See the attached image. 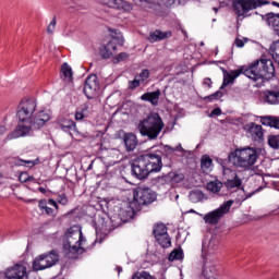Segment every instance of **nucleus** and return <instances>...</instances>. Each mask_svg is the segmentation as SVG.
<instances>
[{
  "label": "nucleus",
  "instance_id": "nucleus-60",
  "mask_svg": "<svg viewBox=\"0 0 279 279\" xmlns=\"http://www.w3.org/2000/svg\"><path fill=\"white\" fill-rule=\"evenodd\" d=\"M190 213H195V210L191 209V211H190Z\"/></svg>",
  "mask_w": 279,
  "mask_h": 279
},
{
  "label": "nucleus",
  "instance_id": "nucleus-52",
  "mask_svg": "<svg viewBox=\"0 0 279 279\" xmlns=\"http://www.w3.org/2000/svg\"><path fill=\"white\" fill-rule=\"evenodd\" d=\"M219 114H221V109L220 108L214 109L210 113L211 117H219Z\"/></svg>",
  "mask_w": 279,
  "mask_h": 279
},
{
  "label": "nucleus",
  "instance_id": "nucleus-33",
  "mask_svg": "<svg viewBox=\"0 0 279 279\" xmlns=\"http://www.w3.org/2000/svg\"><path fill=\"white\" fill-rule=\"evenodd\" d=\"M168 178L171 184H180V182H184V173L181 172H170Z\"/></svg>",
  "mask_w": 279,
  "mask_h": 279
},
{
  "label": "nucleus",
  "instance_id": "nucleus-20",
  "mask_svg": "<svg viewBox=\"0 0 279 279\" xmlns=\"http://www.w3.org/2000/svg\"><path fill=\"white\" fill-rule=\"evenodd\" d=\"M33 269L35 271H43V269H49V264L45 254L39 255L33 262Z\"/></svg>",
  "mask_w": 279,
  "mask_h": 279
},
{
  "label": "nucleus",
  "instance_id": "nucleus-37",
  "mask_svg": "<svg viewBox=\"0 0 279 279\" xmlns=\"http://www.w3.org/2000/svg\"><path fill=\"white\" fill-rule=\"evenodd\" d=\"M184 253L182 250H174L170 253L168 259L172 263L173 260H182Z\"/></svg>",
  "mask_w": 279,
  "mask_h": 279
},
{
  "label": "nucleus",
  "instance_id": "nucleus-14",
  "mask_svg": "<svg viewBox=\"0 0 279 279\" xmlns=\"http://www.w3.org/2000/svg\"><path fill=\"white\" fill-rule=\"evenodd\" d=\"M248 136L254 141V143H263L265 141V130L260 124L252 122L248 124Z\"/></svg>",
  "mask_w": 279,
  "mask_h": 279
},
{
  "label": "nucleus",
  "instance_id": "nucleus-6",
  "mask_svg": "<svg viewBox=\"0 0 279 279\" xmlns=\"http://www.w3.org/2000/svg\"><path fill=\"white\" fill-rule=\"evenodd\" d=\"M65 242L63 243V250L69 258H77L80 254H84V235H82V229L77 226L71 227L65 233Z\"/></svg>",
  "mask_w": 279,
  "mask_h": 279
},
{
  "label": "nucleus",
  "instance_id": "nucleus-11",
  "mask_svg": "<svg viewBox=\"0 0 279 279\" xmlns=\"http://www.w3.org/2000/svg\"><path fill=\"white\" fill-rule=\"evenodd\" d=\"M83 90L87 99H95L97 90H99V80L97 75H89L86 78Z\"/></svg>",
  "mask_w": 279,
  "mask_h": 279
},
{
  "label": "nucleus",
  "instance_id": "nucleus-62",
  "mask_svg": "<svg viewBox=\"0 0 279 279\" xmlns=\"http://www.w3.org/2000/svg\"><path fill=\"white\" fill-rule=\"evenodd\" d=\"M216 21H217L216 19L213 20L214 23H215Z\"/></svg>",
  "mask_w": 279,
  "mask_h": 279
},
{
  "label": "nucleus",
  "instance_id": "nucleus-10",
  "mask_svg": "<svg viewBox=\"0 0 279 279\" xmlns=\"http://www.w3.org/2000/svg\"><path fill=\"white\" fill-rule=\"evenodd\" d=\"M134 199L138 206H147L156 202V192L149 187H138L134 193Z\"/></svg>",
  "mask_w": 279,
  "mask_h": 279
},
{
  "label": "nucleus",
  "instance_id": "nucleus-7",
  "mask_svg": "<svg viewBox=\"0 0 279 279\" xmlns=\"http://www.w3.org/2000/svg\"><path fill=\"white\" fill-rule=\"evenodd\" d=\"M263 5H269L267 0H235L233 1V12L239 19H247L250 12Z\"/></svg>",
  "mask_w": 279,
  "mask_h": 279
},
{
  "label": "nucleus",
  "instance_id": "nucleus-26",
  "mask_svg": "<svg viewBox=\"0 0 279 279\" xmlns=\"http://www.w3.org/2000/svg\"><path fill=\"white\" fill-rule=\"evenodd\" d=\"M189 199L192 202V204L204 202V192L199 190H193L189 194Z\"/></svg>",
  "mask_w": 279,
  "mask_h": 279
},
{
  "label": "nucleus",
  "instance_id": "nucleus-44",
  "mask_svg": "<svg viewBox=\"0 0 279 279\" xmlns=\"http://www.w3.org/2000/svg\"><path fill=\"white\" fill-rule=\"evenodd\" d=\"M24 165H31V167H34V165H36V162H34L33 160H23V159H15V165L17 167H21Z\"/></svg>",
  "mask_w": 279,
  "mask_h": 279
},
{
  "label": "nucleus",
  "instance_id": "nucleus-30",
  "mask_svg": "<svg viewBox=\"0 0 279 279\" xmlns=\"http://www.w3.org/2000/svg\"><path fill=\"white\" fill-rule=\"evenodd\" d=\"M215 250H217V244L214 239H211L209 241L205 240L203 242V253L204 254H213V252H215Z\"/></svg>",
  "mask_w": 279,
  "mask_h": 279
},
{
  "label": "nucleus",
  "instance_id": "nucleus-17",
  "mask_svg": "<svg viewBox=\"0 0 279 279\" xmlns=\"http://www.w3.org/2000/svg\"><path fill=\"white\" fill-rule=\"evenodd\" d=\"M160 95H162V93L160 92V89H157L155 92H148L143 94L141 96V99L142 101H148V104H150L151 106H158L160 101Z\"/></svg>",
  "mask_w": 279,
  "mask_h": 279
},
{
  "label": "nucleus",
  "instance_id": "nucleus-51",
  "mask_svg": "<svg viewBox=\"0 0 279 279\" xmlns=\"http://www.w3.org/2000/svg\"><path fill=\"white\" fill-rule=\"evenodd\" d=\"M27 175L26 172H22L19 177L20 182H27Z\"/></svg>",
  "mask_w": 279,
  "mask_h": 279
},
{
  "label": "nucleus",
  "instance_id": "nucleus-59",
  "mask_svg": "<svg viewBox=\"0 0 279 279\" xmlns=\"http://www.w3.org/2000/svg\"><path fill=\"white\" fill-rule=\"evenodd\" d=\"M1 178H3V174L0 172V180H1Z\"/></svg>",
  "mask_w": 279,
  "mask_h": 279
},
{
  "label": "nucleus",
  "instance_id": "nucleus-1",
  "mask_svg": "<svg viewBox=\"0 0 279 279\" xmlns=\"http://www.w3.org/2000/svg\"><path fill=\"white\" fill-rule=\"evenodd\" d=\"M162 169V151L155 150L153 153L138 156L132 162V173L137 180L149 178V173H158Z\"/></svg>",
  "mask_w": 279,
  "mask_h": 279
},
{
  "label": "nucleus",
  "instance_id": "nucleus-18",
  "mask_svg": "<svg viewBox=\"0 0 279 279\" xmlns=\"http://www.w3.org/2000/svg\"><path fill=\"white\" fill-rule=\"evenodd\" d=\"M117 53V44L109 41L107 45L100 47V56L104 60L112 58Z\"/></svg>",
  "mask_w": 279,
  "mask_h": 279
},
{
  "label": "nucleus",
  "instance_id": "nucleus-16",
  "mask_svg": "<svg viewBox=\"0 0 279 279\" xmlns=\"http://www.w3.org/2000/svg\"><path fill=\"white\" fill-rule=\"evenodd\" d=\"M245 71H246L245 66H242L235 71H232L230 74L225 75L220 89L222 90V88H226V86L233 84L234 80H236L239 75L241 74L245 75Z\"/></svg>",
  "mask_w": 279,
  "mask_h": 279
},
{
  "label": "nucleus",
  "instance_id": "nucleus-43",
  "mask_svg": "<svg viewBox=\"0 0 279 279\" xmlns=\"http://www.w3.org/2000/svg\"><path fill=\"white\" fill-rule=\"evenodd\" d=\"M141 81L138 80V77L135 76V78L133 81L129 82V88L131 90H134V88H138V86H141Z\"/></svg>",
  "mask_w": 279,
  "mask_h": 279
},
{
  "label": "nucleus",
  "instance_id": "nucleus-58",
  "mask_svg": "<svg viewBox=\"0 0 279 279\" xmlns=\"http://www.w3.org/2000/svg\"><path fill=\"white\" fill-rule=\"evenodd\" d=\"M39 191H40L41 193H45V189H43V187H40Z\"/></svg>",
  "mask_w": 279,
  "mask_h": 279
},
{
  "label": "nucleus",
  "instance_id": "nucleus-3",
  "mask_svg": "<svg viewBox=\"0 0 279 279\" xmlns=\"http://www.w3.org/2000/svg\"><path fill=\"white\" fill-rule=\"evenodd\" d=\"M258 148L246 146L243 148H236L234 151L230 153L228 159L233 167L243 169L244 171H250V169L258 162Z\"/></svg>",
  "mask_w": 279,
  "mask_h": 279
},
{
  "label": "nucleus",
  "instance_id": "nucleus-55",
  "mask_svg": "<svg viewBox=\"0 0 279 279\" xmlns=\"http://www.w3.org/2000/svg\"><path fill=\"white\" fill-rule=\"evenodd\" d=\"M213 10L216 14L219 12V8H213Z\"/></svg>",
  "mask_w": 279,
  "mask_h": 279
},
{
  "label": "nucleus",
  "instance_id": "nucleus-4",
  "mask_svg": "<svg viewBox=\"0 0 279 279\" xmlns=\"http://www.w3.org/2000/svg\"><path fill=\"white\" fill-rule=\"evenodd\" d=\"M137 130L142 136H146L148 141H156L160 136V132L165 130V122L160 114L150 112L146 118L140 121Z\"/></svg>",
  "mask_w": 279,
  "mask_h": 279
},
{
  "label": "nucleus",
  "instance_id": "nucleus-5",
  "mask_svg": "<svg viewBox=\"0 0 279 279\" xmlns=\"http://www.w3.org/2000/svg\"><path fill=\"white\" fill-rule=\"evenodd\" d=\"M245 69L244 75L248 77V80H253V82H258V80H271L274 75H276V68L271 59H259Z\"/></svg>",
  "mask_w": 279,
  "mask_h": 279
},
{
  "label": "nucleus",
  "instance_id": "nucleus-53",
  "mask_svg": "<svg viewBox=\"0 0 279 279\" xmlns=\"http://www.w3.org/2000/svg\"><path fill=\"white\" fill-rule=\"evenodd\" d=\"M7 132L5 126H0V134H4Z\"/></svg>",
  "mask_w": 279,
  "mask_h": 279
},
{
  "label": "nucleus",
  "instance_id": "nucleus-50",
  "mask_svg": "<svg viewBox=\"0 0 279 279\" xmlns=\"http://www.w3.org/2000/svg\"><path fill=\"white\" fill-rule=\"evenodd\" d=\"M136 5H144V3H151V0H132Z\"/></svg>",
  "mask_w": 279,
  "mask_h": 279
},
{
  "label": "nucleus",
  "instance_id": "nucleus-12",
  "mask_svg": "<svg viewBox=\"0 0 279 279\" xmlns=\"http://www.w3.org/2000/svg\"><path fill=\"white\" fill-rule=\"evenodd\" d=\"M4 279H29L27 268L21 264H16L7 269Z\"/></svg>",
  "mask_w": 279,
  "mask_h": 279
},
{
  "label": "nucleus",
  "instance_id": "nucleus-9",
  "mask_svg": "<svg viewBox=\"0 0 279 279\" xmlns=\"http://www.w3.org/2000/svg\"><path fill=\"white\" fill-rule=\"evenodd\" d=\"M37 104L34 99L22 100L17 107L16 117L19 121H34Z\"/></svg>",
  "mask_w": 279,
  "mask_h": 279
},
{
  "label": "nucleus",
  "instance_id": "nucleus-41",
  "mask_svg": "<svg viewBox=\"0 0 279 279\" xmlns=\"http://www.w3.org/2000/svg\"><path fill=\"white\" fill-rule=\"evenodd\" d=\"M137 80L143 84L145 80L149 78V70H143L138 75H136Z\"/></svg>",
  "mask_w": 279,
  "mask_h": 279
},
{
  "label": "nucleus",
  "instance_id": "nucleus-31",
  "mask_svg": "<svg viewBox=\"0 0 279 279\" xmlns=\"http://www.w3.org/2000/svg\"><path fill=\"white\" fill-rule=\"evenodd\" d=\"M61 73L65 82H71L73 80V70L69 66L68 63H63L61 68Z\"/></svg>",
  "mask_w": 279,
  "mask_h": 279
},
{
  "label": "nucleus",
  "instance_id": "nucleus-27",
  "mask_svg": "<svg viewBox=\"0 0 279 279\" xmlns=\"http://www.w3.org/2000/svg\"><path fill=\"white\" fill-rule=\"evenodd\" d=\"M119 216L121 217L122 221H130V219L134 217V208H132L131 206L121 208Z\"/></svg>",
  "mask_w": 279,
  "mask_h": 279
},
{
  "label": "nucleus",
  "instance_id": "nucleus-39",
  "mask_svg": "<svg viewBox=\"0 0 279 279\" xmlns=\"http://www.w3.org/2000/svg\"><path fill=\"white\" fill-rule=\"evenodd\" d=\"M128 58H130L128 52H121L117 57L113 58L112 62H113V64H119V62H123V61L128 60Z\"/></svg>",
  "mask_w": 279,
  "mask_h": 279
},
{
  "label": "nucleus",
  "instance_id": "nucleus-46",
  "mask_svg": "<svg viewBox=\"0 0 279 279\" xmlns=\"http://www.w3.org/2000/svg\"><path fill=\"white\" fill-rule=\"evenodd\" d=\"M58 203L62 206H66V204H69V198H66L65 194H61L59 195Z\"/></svg>",
  "mask_w": 279,
  "mask_h": 279
},
{
  "label": "nucleus",
  "instance_id": "nucleus-8",
  "mask_svg": "<svg viewBox=\"0 0 279 279\" xmlns=\"http://www.w3.org/2000/svg\"><path fill=\"white\" fill-rule=\"evenodd\" d=\"M232 204H234V201L232 199L227 201L219 208L203 216L205 223H208L209 226H217V223L221 221V218L223 217V215H228V213H230V208H232Z\"/></svg>",
  "mask_w": 279,
  "mask_h": 279
},
{
  "label": "nucleus",
  "instance_id": "nucleus-40",
  "mask_svg": "<svg viewBox=\"0 0 279 279\" xmlns=\"http://www.w3.org/2000/svg\"><path fill=\"white\" fill-rule=\"evenodd\" d=\"M88 111V107L85 106L84 108L76 110L75 112V120L76 121H82L84 119V112Z\"/></svg>",
  "mask_w": 279,
  "mask_h": 279
},
{
  "label": "nucleus",
  "instance_id": "nucleus-22",
  "mask_svg": "<svg viewBox=\"0 0 279 279\" xmlns=\"http://www.w3.org/2000/svg\"><path fill=\"white\" fill-rule=\"evenodd\" d=\"M264 101L266 104H269L270 106L279 104V92H276V90L264 92Z\"/></svg>",
  "mask_w": 279,
  "mask_h": 279
},
{
  "label": "nucleus",
  "instance_id": "nucleus-32",
  "mask_svg": "<svg viewBox=\"0 0 279 279\" xmlns=\"http://www.w3.org/2000/svg\"><path fill=\"white\" fill-rule=\"evenodd\" d=\"M156 241L161 245V247H170L171 238H169V233H163L161 235L155 236Z\"/></svg>",
  "mask_w": 279,
  "mask_h": 279
},
{
  "label": "nucleus",
  "instance_id": "nucleus-24",
  "mask_svg": "<svg viewBox=\"0 0 279 279\" xmlns=\"http://www.w3.org/2000/svg\"><path fill=\"white\" fill-rule=\"evenodd\" d=\"M59 128H61L63 132H69L70 134L71 132H75L76 130L75 122L69 119L61 120L59 123Z\"/></svg>",
  "mask_w": 279,
  "mask_h": 279
},
{
  "label": "nucleus",
  "instance_id": "nucleus-42",
  "mask_svg": "<svg viewBox=\"0 0 279 279\" xmlns=\"http://www.w3.org/2000/svg\"><path fill=\"white\" fill-rule=\"evenodd\" d=\"M221 97H223V92L218 90V92L205 97V100L209 99V101H215L217 99H221Z\"/></svg>",
  "mask_w": 279,
  "mask_h": 279
},
{
  "label": "nucleus",
  "instance_id": "nucleus-61",
  "mask_svg": "<svg viewBox=\"0 0 279 279\" xmlns=\"http://www.w3.org/2000/svg\"><path fill=\"white\" fill-rule=\"evenodd\" d=\"M199 215V217H204V215H202V214H198Z\"/></svg>",
  "mask_w": 279,
  "mask_h": 279
},
{
  "label": "nucleus",
  "instance_id": "nucleus-35",
  "mask_svg": "<svg viewBox=\"0 0 279 279\" xmlns=\"http://www.w3.org/2000/svg\"><path fill=\"white\" fill-rule=\"evenodd\" d=\"M223 189V183L221 181H211L207 184V191L211 193H219Z\"/></svg>",
  "mask_w": 279,
  "mask_h": 279
},
{
  "label": "nucleus",
  "instance_id": "nucleus-29",
  "mask_svg": "<svg viewBox=\"0 0 279 279\" xmlns=\"http://www.w3.org/2000/svg\"><path fill=\"white\" fill-rule=\"evenodd\" d=\"M201 169L204 173H208L213 169V159L208 155H204L201 159Z\"/></svg>",
  "mask_w": 279,
  "mask_h": 279
},
{
  "label": "nucleus",
  "instance_id": "nucleus-28",
  "mask_svg": "<svg viewBox=\"0 0 279 279\" xmlns=\"http://www.w3.org/2000/svg\"><path fill=\"white\" fill-rule=\"evenodd\" d=\"M44 256L46 257V260L49 267H53V265H57L58 260H60V256L56 251H50L49 253H45Z\"/></svg>",
  "mask_w": 279,
  "mask_h": 279
},
{
  "label": "nucleus",
  "instance_id": "nucleus-34",
  "mask_svg": "<svg viewBox=\"0 0 279 279\" xmlns=\"http://www.w3.org/2000/svg\"><path fill=\"white\" fill-rule=\"evenodd\" d=\"M241 184H242V181L239 179V175L236 173H234L233 179H229L225 183L227 189H239V186H241Z\"/></svg>",
  "mask_w": 279,
  "mask_h": 279
},
{
  "label": "nucleus",
  "instance_id": "nucleus-19",
  "mask_svg": "<svg viewBox=\"0 0 279 279\" xmlns=\"http://www.w3.org/2000/svg\"><path fill=\"white\" fill-rule=\"evenodd\" d=\"M123 141L126 151H134V149H136V146L138 145V138L134 133H125L123 135Z\"/></svg>",
  "mask_w": 279,
  "mask_h": 279
},
{
  "label": "nucleus",
  "instance_id": "nucleus-38",
  "mask_svg": "<svg viewBox=\"0 0 279 279\" xmlns=\"http://www.w3.org/2000/svg\"><path fill=\"white\" fill-rule=\"evenodd\" d=\"M268 145L272 147V149H279V136L272 135L268 138Z\"/></svg>",
  "mask_w": 279,
  "mask_h": 279
},
{
  "label": "nucleus",
  "instance_id": "nucleus-2",
  "mask_svg": "<svg viewBox=\"0 0 279 279\" xmlns=\"http://www.w3.org/2000/svg\"><path fill=\"white\" fill-rule=\"evenodd\" d=\"M51 119L48 112L41 110L34 117V120L29 121H21L19 120V124L15 130L7 135V141H14V138H21L23 136H31L34 130H40Z\"/></svg>",
  "mask_w": 279,
  "mask_h": 279
},
{
  "label": "nucleus",
  "instance_id": "nucleus-47",
  "mask_svg": "<svg viewBox=\"0 0 279 279\" xmlns=\"http://www.w3.org/2000/svg\"><path fill=\"white\" fill-rule=\"evenodd\" d=\"M234 1H236V0H223V1H220V5H221V8H228V5H230V4L233 5Z\"/></svg>",
  "mask_w": 279,
  "mask_h": 279
},
{
  "label": "nucleus",
  "instance_id": "nucleus-23",
  "mask_svg": "<svg viewBox=\"0 0 279 279\" xmlns=\"http://www.w3.org/2000/svg\"><path fill=\"white\" fill-rule=\"evenodd\" d=\"M262 125H267L269 128H275L276 130H279V118L278 117H271L266 116L260 118Z\"/></svg>",
  "mask_w": 279,
  "mask_h": 279
},
{
  "label": "nucleus",
  "instance_id": "nucleus-54",
  "mask_svg": "<svg viewBox=\"0 0 279 279\" xmlns=\"http://www.w3.org/2000/svg\"><path fill=\"white\" fill-rule=\"evenodd\" d=\"M27 182H34V177H32V175H27Z\"/></svg>",
  "mask_w": 279,
  "mask_h": 279
},
{
  "label": "nucleus",
  "instance_id": "nucleus-45",
  "mask_svg": "<svg viewBox=\"0 0 279 279\" xmlns=\"http://www.w3.org/2000/svg\"><path fill=\"white\" fill-rule=\"evenodd\" d=\"M56 25H57L56 17H53L47 27V34H53V32H56Z\"/></svg>",
  "mask_w": 279,
  "mask_h": 279
},
{
  "label": "nucleus",
  "instance_id": "nucleus-56",
  "mask_svg": "<svg viewBox=\"0 0 279 279\" xmlns=\"http://www.w3.org/2000/svg\"><path fill=\"white\" fill-rule=\"evenodd\" d=\"M118 274H121V271H123V269L121 267H117Z\"/></svg>",
  "mask_w": 279,
  "mask_h": 279
},
{
  "label": "nucleus",
  "instance_id": "nucleus-49",
  "mask_svg": "<svg viewBox=\"0 0 279 279\" xmlns=\"http://www.w3.org/2000/svg\"><path fill=\"white\" fill-rule=\"evenodd\" d=\"M203 84H204V86H208V88H211L213 80H210V77L204 78Z\"/></svg>",
  "mask_w": 279,
  "mask_h": 279
},
{
  "label": "nucleus",
  "instance_id": "nucleus-57",
  "mask_svg": "<svg viewBox=\"0 0 279 279\" xmlns=\"http://www.w3.org/2000/svg\"><path fill=\"white\" fill-rule=\"evenodd\" d=\"M173 3H175L174 0H172V2H168L167 5H173Z\"/></svg>",
  "mask_w": 279,
  "mask_h": 279
},
{
  "label": "nucleus",
  "instance_id": "nucleus-36",
  "mask_svg": "<svg viewBox=\"0 0 279 279\" xmlns=\"http://www.w3.org/2000/svg\"><path fill=\"white\" fill-rule=\"evenodd\" d=\"M154 236H161L162 234H167V227L162 223H158L154 227L153 230Z\"/></svg>",
  "mask_w": 279,
  "mask_h": 279
},
{
  "label": "nucleus",
  "instance_id": "nucleus-25",
  "mask_svg": "<svg viewBox=\"0 0 279 279\" xmlns=\"http://www.w3.org/2000/svg\"><path fill=\"white\" fill-rule=\"evenodd\" d=\"M266 22L270 27L275 29V32H279V14L268 13L266 15Z\"/></svg>",
  "mask_w": 279,
  "mask_h": 279
},
{
  "label": "nucleus",
  "instance_id": "nucleus-15",
  "mask_svg": "<svg viewBox=\"0 0 279 279\" xmlns=\"http://www.w3.org/2000/svg\"><path fill=\"white\" fill-rule=\"evenodd\" d=\"M49 206H53L58 210V203L53 198H49L48 201L41 199L38 203V207L43 213H46L49 217H56V211Z\"/></svg>",
  "mask_w": 279,
  "mask_h": 279
},
{
  "label": "nucleus",
  "instance_id": "nucleus-21",
  "mask_svg": "<svg viewBox=\"0 0 279 279\" xmlns=\"http://www.w3.org/2000/svg\"><path fill=\"white\" fill-rule=\"evenodd\" d=\"M165 38H171V32L163 33L162 31L151 32L148 36L149 43H160V40H165Z\"/></svg>",
  "mask_w": 279,
  "mask_h": 279
},
{
  "label": "nucleus",
  "instance_id": "nucleus-48",
  "mask_svg": "<svg viewBox=\"0 0 279 279\" xmlns=\"http://www.w3.org/2000/svg\"><path fill=\"white\" fill-rule=\"evenodd\" d=\"M234 43H235V46L239 48L245 47V41H243V39L235 38Z\"/></svg>",
  "mask_w": 279,
  "mask_h": 279
},
{
  "label": "nucleus",
  "instance_id": "nucleus-13",
  "mask_svg": "<svg viewBox=\"0 0 279 279\" xmlns=\"http://www.w3.org/2000/svg\"><path fill=\"white\" fill-rule=\"evenodd\" d=\"M99 3L108 8H113L114 10H120L121 12H132L134 10V4L125 0H99Z\"/></svg>",
  "mask_w": 279,
  "mask_h": 279
}]
</instances>
